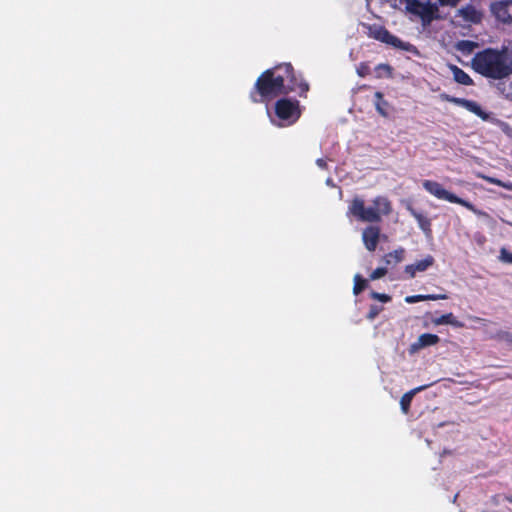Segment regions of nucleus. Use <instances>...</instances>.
Returning a JSON list of instances; mask_svg holds the SVG:
<instances>
[{"mask_svg":"<svg viewBox=\"0 0 512 512\" xmlns=\"http://www.w3.org/2000/svg\"><path fill=\"white\" fill-rule=\"evenodd\" d=\"M457 16H460L464 22L470 24H480L483 19V13L472 4H467L460 8L457 11Z\"/></svg>","mask_w":512,"mask_h":512,"instance_id":"12","label":"nucleus"},{"mask_svg":"<svg viewBox=\"0 0 512 512\" xmlns=\"http://www.w3.org/2000/svg\"><path fill=\"white\" fill-rule=\"evenodd\" d=\"M357 74L360 77H365L370 74V66L366 62H362L357 67Z\"/></svg>","mask_w":512,"mask_h":512,"instance_id":"28","label":"nucleus"},{"mask_svg":"<svg viewBox=\"0 0 512 512\" xmlns=\"http://www.w3.org/2000/svg\"><path fill=\"white\" fill-rule=\"evenodd\" d=\"M435 259L432 255H427L424 259L417 261L414 264H409L405 266V273L409 276V278H414L417 272H424L429 267L433 266Z\"/></svg>","mask_w":512,"mask_h":512,"instance_id":"13","label":"nucleus"},{"mask_svg":"<svg viewBox=\"0 0 512 512\" xmlns=\"http://www.w3.org/2000/svg\"><path fill=\"white\" fill-rule=\"evenodd\" d=\"M423 188L438 199L446 200L450 203L459 204L474 214L481 212L469 201L462 199L452 192L447 191L439 182L433 180H424L422 183Z\"/></svg>","mask_w":512,"mask_h":512,"instance_id":"6","label":"nucleus"},{"mask_svg":"<svg viewBox=\"0 0 512 512\" xmlns=\"http://www.w3.org/2000/svg\"><path fill=\"white\" fill-rule=\"evenodd\" d=\"M370 297L374 300H378L383 303H388L392 300L391 296L388 294L379 293L376 291H371Z\"/></svg>","mask_w":512,"mask_h":512,"instance_id":"25","label":"nucleus"},{"mask_svg":"<svg viewBox=\"0 0 512 512\" xmlns=\"http://www.w3.org/2000/svg\"><path fill=\"white\" fill-rule=\"evenodd\" d=\"M405 9L410 14L419 17L424 26L430 25L432 21L442 18L439 14L438 4L430 1L405 0Z\"/></svg>","mask_w":512,"mask_h":512,"instance_id":"5","label":"nucleus"},{"mask_svg":"<svg viewBox=\"0 0 512 512\" xmlns=\"http://www.w3.org/2000/svg\"><path fill=\"white\" fill-rule=\"evenodd\" d=\"M478 47V43L471 40H460L455 44L457 51L463 55H469Z\"/></svg>","mask_w":512,"mask_h":512,"instance_id":"21","label":"nucleus"},{"mask_svg":"<svg viewBox=\"0 0 512 512\" xmlns=\"http://www.w3.org/2000/svg\"><path fill=\"white\" fill-rule=\"evenodd\" d=\"M275 119L271 118L273 125L284 128L294 125L302 115L300 101L295 98L281 97L274 104Z\"/></svg>","mask_w":512,"mask_h":512,"instance_id":"4","label":"nucleus"},{"mask_svg":"<svg viewBox=\"0 0 512 512\" xmlns=\"http://www.w3.org/2000/svg\"><path fill=\"white\" fill-rule=\"evenodd\" d=\"M380 70L385 71V72H386V74H387L388 76H390V74H391V70H392V69H391V66H390V65H388V64H379V65L376 67V71H380Z\"/></svg>","mask_w":512,"mask_h":512,"instance_id":"32","label":"nucleus"},{"mask_svg":"<svg viewBox=\"0 0 512 512\" xmlns=\"http://www.w3.org/2000/svg\"><path fill=\"white\" fill-rule=\"evenodd\" d=\"M382 310H383V308L381 306L371 305L370 308H369V311L367 313L366 318L368 320L372 321V320H374L380 314V312Z\"/></svg>","mask_w":512,"mask_h":512,"instance_id":"26","label":"nucleus"},{"mask_svg":"<svg viewBox=\"0 0 512 512\" xmlns=\"http://www.w3.org/2000/svg\"><path fill=\"white\" fill-rule=\"evenodd\" d=\"M507 501L512 504V496L507 497Z\"/></svg>","mask_w":512,"mask_h":512,"instance_id":"35","label":"nucleus"},{"mask_svg":"<svg viewBox=\"0 0 512 512\" xmlns=\"http://www.w3.org/2000/svg\"><path fill=\"white\" fill-rule=\"evenodd\" d=\"M372 204L366 207L363 199L355 197L348 207V214L361 222L378 223L382 220V215L388 216L392 212L391 201L385 196L375 197Z\"/></svg>","mask_w":512,"mask_h":512,"instance_id":"3","label":"nucleus"},{"mask_svg":"<svg viewBox=\"0 0 512 512\" xmlns=\"http://www.w3.org/2000/svg\"><path fill=\"white\" fill-rule=\"evenodd\" d=\"M490 11L495 19L502 24H512V0L492 2Z\"/></svg>","mask_w":512,"mask_h":512,"instance_id":"9","label":"nucleus"},{"mask_svg":"<svg viewBox=\"0 0 512 512\" xmlns=\"http://www.w3.org/2000/svg\"><path fill=\"white\" fill-rule=\"evenodd\" d=\"M375 108L376 111L383 117L388 116L387 108L389 106L388 102L384 99V95L382 92L377 91L375 93Z\"/></svg>","mask_w":512,"mask_h":512,"instance_id":"20","label":"nucleus"},{"mask_svg":"<svg viewBox=\"0 0 512 512\" xmlns=\"http://www.w3.org/2000/svg\"><path fill=\"white\" fill-rule=\"evenodd\" d=\"M454 80L462 85L471 86L474 84L473 79L461 68L456 65L449 66Z\"/></svg>","mask_w":512,"mask_h":512,"instance_id":"15","label":"nucleus"},{"mask_svg":"<svg viewBox=\"0 0 512 512\" xmlns=\"http://www.w3.org/2000/svg\"><path fill=\"white\" fill-rule=\"evenodd\" d=\"M492 338L498 341H504L508 345L512 346V332L499 330L492 336Z\"/></svg>","mask_w":512,"mask_h":512,"instance_id":"24","label":"nucleus"},{"mask_svg":"<svg viewBox=\"0 0 512 512\" xmlns=\"http://www.w3.org/2000/svg\"><path fill=\"white\" fill-rule=\"evenodd\" d=\"M387 267H378L376 268L371 274L370 279L371 280H377L382 277H384L387 274Z\"/></svg>","mask_w":512,"mask_h":512,"instance_id":"27","label":"nucleus"},{"mask_svg":"<svg viewBox=\"0 0 512 512\" xmlns=\"http://www.w3.org/2000/svg\"><path fill=\"white\" fill-rule=\"evenodd\" d=\"M441 98L455 105L465 108L469 112L480 117L482 120H487L489 118L488 113H486L476 101L465 98H458L447 94H442Z\"/></svg>","mask_w":512,"mask_h":512,"instance_id":"10","label":"nucleus"},{"mask_svg":"<svg viewBox=\"0 0 512 512\" xmlns=\"http://www.w3.org/2000/svg\"><path fill=\"white\" fill-rule=\"evenodd\" d=\"M439 341L440 338L436 334L424 333L419 336L417 344H415V346L417 348H424L427 346L435 345Z\"/></svg>","mask_w":512,"mask_h":512,"instance_id":"19","label":"nucleus"},{"mask_svg":"<svg viewBox=\"0 0 512 512\" xmlns=\"http://www.w3.org/2000/svg\"><path fill=\"white\" fill-rule=\"evenodd\" d=\"M446 295H411L405 298V302L409 304L425 301V300H438V299H446Z\"/></svg>","mask_w":512,"mask_h":512,"instance_id":"22","label":"nucleus"},{"mask_svg":"<svg viewBox=\"0 0 512 512\" xmlns=\"http://www.w3.org/2000/svg\"><path fill=\"white\" fill-rule=\"evenodd\" d=\"M316 164L321 168V169H326L327 168V163L326 161L323 159V158H319L316 160Z\"/></svg>","mask_w":512,"mask_h":512,"instance_id":"33","label":"nucleus"},{"mask_svg":"<svg viewBox=\"0 0 512 512\" xmlns=\"http://www.w3.org/2000/svg\"><path fill=\"white\" fill-rule=\"evenodd\" d=\"M407 210L410 212V214L418 222V225L421 228V230H423L426 233L431 232V220L427 216H425L424 214L418 212L416 209H414L410 205L407 207Z\"/></svg>","mask_w":512,"mask_h":512,"instance_id":"16","label":"nucleus"},{"mask_svg":"<svg viewBox=\"0 0 512 512\" xmlns=\"http://www.w3.org/2000/svg\"><path fill=\"white\" fill-rule=\"evenodd\" d=\"M367 34L370 38L378 40L394 48L408 50V46L410 45L409 43H404L401 41L398 37L391 34L384 26L381 25H369Z\"/></svg>","mask_w":512,"mask_h":512,"instance_id":"8","label":"nucleus"},{"mask_svg":"<svg viewBox=\"0 0 512 512\" xmlns=\"http://www.w3.org/2000/svg\"><path fill=\"white\" fill-rule=\"evenodd\" d=\"M367 34L370 38L378 40L394 48L408 50V46L410 45L409 43H404L401 41L398 37L391 34L384 26L381 25H369Z\"/></svg>","mask_w":512,"mask_h":512,"instance_id":"7","label":"nucleus"},{"mask_svg":"<svg viewBox=\"0 0 512 512\" xmlns=\"http://www.w3.org/2000/svg\"><path fill=\"white\" fill-rule=\"evenodd\" d=\"M433 323L436 325H452L453 327H456V328L464 327V323L457 320V318L451 312L443 314L438 318H435L433 320Z\"/></svg>","mask_w":512,"mask_h":512,"instance_id":"17","label":"nucleus"},{"mask_svg":"<svg viewBox=\"0 0 512 512\" xmlns=\"http://www.w3.org/2000/svg\"><path fill=\"white\" fill-rule=\"evenodd\" d=\"M508 49L485 48L477 52L471 60L475 72L483 77L501 80L512 75V60H508Z\"/></svg>","mask_w":512,"mask_h":512,"instance_id":"2","label":"nucleus"},{"mask_svg":"<svg viewBox=\"0 0 512 512\" xmlns=\"http://www.w3.org/2000/svg\"><path fill=\"white\" fill-rule=\"evenodd\" d=\"M310 89L308 82L297 73L291 63H280L263 71L249 93L253 103H268L280 96L297 93L306 98Z\"/></svg>","mask_w":512,"mask_h":512,"instance_id":"1","label":"nucleus"},{"mask_svg":"<svg viewBox=\"0 0 512 512\" xmlns=\"http://www.w3.org/2000/svg\"><path fill=\"white\" fill-rule=\"evenodd\" d=\"M425 388H427V385L414 388V389L406 392L401 397V399H400V406H401V409H402V411L404 413H408L409 412V409H410V406H411V402H412V399L415 396V394L420 392V391H422V390H424Z\"/></svg>","mask_w":512,"mask_h":512,"instance_id":"18","label":"nucleus"},{"mask_svg":"<svg viewBox=\"0 0 512 512\" xmlns=\"http://www.w3.org/2000/svg\"><path fill=\"white\" fill-rule=\"evenodd\" d=\"M380 233L381 230L378 226H367L363 232H362V240L364 243L365 248L370 251L374 252L377 248V245L379 243L380 239Z\"/></svg>","mask_w":512,"mask_h":512,"instance_id":"11","label":"nucleus"},{"mask_svg":"<svg viewBox=\"0 0 512 512\" xmlns=\"http://www.w3.org/2000/svg\"><path fill=\"white\" fill-rule=\"evenodd\" d=\"M499 258L502 262L512 264V252L508 251L506 248L500 250Z\"/></svg>","mask_w":512,"mask_h":512,"instance_id":"29","label":"nucleus"},{"mask_svg":"<svg viewBox=\"0 0 512 512\" xmlns=\"http://www.w3.org/2000/svg\"><path fill=\"white\" fill-rule=\"evenodd\" d=\"M440 6L456 7L460 0H438Z\"/></svg>","mask_w":512,"mask_h":512,"instance_id":"30","label":"nucleus"},{"mask_svg":"<svg viewBox=\"0 0 512 512\" xmlns=\"http://www.w3.org/2000/svg\"><path fill=\"white\" fill-rule=\"evenodd\" d=\"M368 285V282L366 279H364L361 275L357 274L354 277V287H353V293L355 295L360 294L363 290L366 289Z\"/></svg>","mask_w":512,"mask_h":512,"instance_id":"23","label":"nucleus"},{"mask_svg":"<svg viewBox=\"0 0 512 512\" xmlns=\"http://www.w3.org/2000/svg\"><path fill=\"white\" fill-rule=\"evenodd\" d=\"M405 258V249L403 247H399L392 252H389L383 256V262L387 266H396L401 263Z\"/></svg>","mask_w":512,"mask_h":512,"instance_id":"14","label":"nucleus"},{"mask_svg":"<svg viewBox=\"0 0 512 512\" xmlns=\"http://www.w3.org/2000/svg\"><path fill=\"white\" fill-rule=\"evenodd\" d=\"M484 179L490 183V184H494V185H497L499 187H507L501 180L497 179V178H493V177H484Z\"/></svg>","mask_w":512,"mask_h":512,"instance_id":"31","label":"nucleus"},{"mask_svg":"<svg viewBox=\"0 0 512 512\" xmlns=\"http://www.w3.org/2000/svg\"><path fill=\"white\" fill-rule=\"evenodd\" d=\"M470 318H471L473 321H475V322H479V323H484V322H486V321H487L486 319H484V318H480V317H477V316H472V317H470Z\"/></svg>","mask_w":512,"mask_h":512,"instance_id":"34","label":"nucleus"}]
</instances>
